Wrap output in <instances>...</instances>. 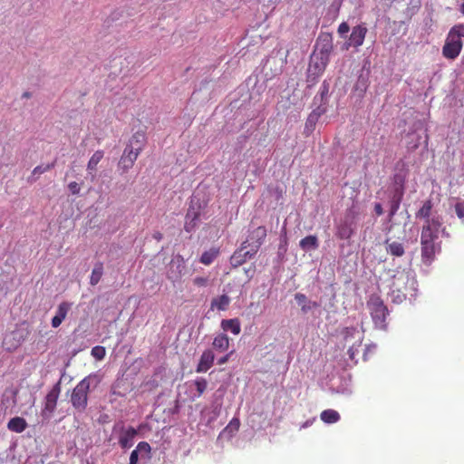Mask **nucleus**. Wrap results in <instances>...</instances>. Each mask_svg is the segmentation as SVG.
I'll return each instance as SVG.
<instances>
[{"label":"nucleus","instance_id":"obj_33","mask_svg":"<svg viewBox=\"0 0 464 464\" xmlns=\"http://www.w3.org/2000/svg\"><path fill=\"white\" fill-rule=\"evenodd\" d=\"M450 35L456 36L458 40H461L464 37V24H459L454 25L449 33Z\"/></svg>","mask_w":464,"mask_h":464},{"label":"nucleus","instance_id":"obj_49","mask_svg":"<svg viewBox=\"0 0 464 464\" xmlns=\"http://www.w3.org/2000/svg\"><path fill=\"white\" fill-rule=\"evenodd\" d=\"M153 237L158 240V241H160L162 239V234L160 232H156L154 235H153Z\"/></svg>","mask_w":464,"mask_h":464},{"label":"nucleus","instance_id":"obj_1","mask_svg":"<svg viewBox=\"0 0 464 464\" xmlns=\"http://www.w3.org/2000/svg\"><path fill=\"white\" fill-rule=\"evenodd\" d=\"M440 223L438 218L424 224L420 234L421 260L430 266L435 259L437 253L440 252V242H438Z\"/></svg>","mask_w":464,"mask_h":464},{"label":"nucleus","instance_id":"obj_34","mask_svg":"<svg viewBox=\"0 0 464 464\" xmlns=\"http://www.w3.org/2000/svg\"><path fill=\"white\" fill-rule=\"evenodd\" d=\"M91 354L97 360H102L106 355V350L103 346H94L92 351Z\"/></svg>","mask_w":464,"mask_h":464},{"label":"nucleus","instance_id":"obj_46","mask_svg":"<svg viewBox=\"0 0 464 464\" xmlns=\"http://www.w3.org/2000/svg\"><path fill=\"white\" fill-rule=\"evenodd\" d=\"M316 119V117L311 114L306 121L305 127L308 128L310 126L311 128H314V126L315 125Z\"/></svg>","mask_w":464,"mask_h":464},{"label":"nucleus","instance_id":"obj_41","mask_svg":"<svg viewBox=\"0 0 464 464\" xmlns=\"http://www.w3.org/2000/svg\"><path fill=\"white\" fill-rule=\"evenodd\" d=\"M68 188L71 191V193L73 195L79 194L80 189H81L80 185L75 181L70 182L68 185Z\"/></svg>","mask_w":464,"mask_h":464},{"label":"nucleus","instance_id":"obj_47","mask_svg":"<svg viewBox=\"0 0 464 464\" xmlns=\"http://www.w3.org/2000/svg\"><path fill=\"white\" fill-rule=\"evenodd\" d=\"M230 354L231 353H227L226 355L220 357L218 360V364L219 365H222V364H225L228 362L229 360V357H230Z\"/></svg>","mask_w":464,"mask_h":464},{"label":"nucleus","instance_id":"obj_38","mask_svg":"<svg viewBox=\"0 0 464 464\" xmlns=\"http://www.w3.org/2000/svg\"><path fill=\"white\" fill-rule=\"evenodd\" d=\"M239 427H240V420H239V419L233 418L230 420V422L228 423V425L227 426L226 430H238Z\"/></svg>","mask_w":464,"mask_h":464},{"label":"nucleus","instance_id":"obj_14","mask_svg":"<svg viewBox=\"0 0 464 464\" xmlns=\"http://www.w3.org/2000/svg\"><path fill=\"white\" fill-rule=\"evenodd\" d=\"M138 431L133 427H128L127 429L121 428V434L119 437V444L121 449H130L133 445V440L137 436Z\"/></svg>","mask_w":464,"mask_h":464},{"label":"nucleus","instance_id":"obj_8","mask_svg":"<svg viewBox=\"0 0 464 464\" xmlns=\"http://www.w3.org/2000/svg\"><path fill=\"white\" fill-rule=\"evenodd\" d=\"M368 32L364 24L353 26L349 36L348 42L344 44L343 49L348 50L350 47L358 48L362 45L366 34Z\"/></svg>","mask_w":464,"mask_h":464},{"label":"nucleus","instance_id":"obj_50","mask_svg":"<svg viewBox=\"0 0 464 464\" xmlns=\"http://www.w3.org/2000/svg\"><path fill=\"white\" fill-rule=\"evenodd\" d=\"M459 11L462 15H464V0H461V4L459 5Z\"/></svg>","mask_w":464,"mask_h":464},{"label":"nucleus","instance_id":"obj_9","mask_svg":"<svg viewBox=\"0 0 464 464\" xmlns=\"http://www.w3.org/2000/svg\"><path fill=\"white\" fill-rule=\"evenodd\" d=\"M140 147L127 146L119 160V167L123 172L131 169L140 153Z\"/></svg>","mask_w":464,"mask_h":464},{"label":"nucleus","instance_id":"obj_40","mask_svg":"<svg viewBox=\"0 0 464 464\" xmlns=\"http://www.w3.org/2000/svg\"><path fill=\"white\" fill-rule=\"evenodd\" d=\"M455 211L457 216L459 218H464V201L463 202H458L455 205Z\"/></svg>","mask_w":464,"mask_h":464},{"label":"nucleus","instance_id":"obj_20","mask_svg":"<svg viewBox=\"0 0 464 464\" xmlns=\"http://www.w3.org/2000/svg\"><path fill=\"white\" fill-rule=\"evenodd\" d=\"M7 428L11 431L21 433L27 428V422L22 417H14L8 421Z\"/></svg>","mask_w":464,"mask_h":464},{"label":"nucleus","instance_id":"obj_45","mask_svg":"<svg viewBox=\"0 0 464 464\" xmlns=\"http://www.w3.org/2000/svg\"><path fill=\"white\" fill-rule=\"evenodd\" d=\"M138 460H139V452H138V450H134L130 453L129 464H137Z\"/></svg>","mask_w":464,"mask_h":464},{"label":"nucleus","instance_id":"obj_19","mask_svg":"<svg viewBox=\"0 0 464 464\" xmlns=\"http://www.w3.org/2000/svg\"><path fill=\"white\" fill-rule=\"evenodd\" d=\"M221 328L225 332H231L233 334L237 335L241 332L240 321L237 318L224 319L221 321Z\"/></svg>","mask_w":464,"mask_h":464},{"label":"nucleus","instance_id":"obj_12","mask_svg":"<svg viewBox=\"0 0 464 464\" xmlns=\"http://www.w3.org/2000/svg\"><path fill=\"white\" fill-rule=\"evenodd\" d=\"M433 203L430 199H427L422 203L420 208L416 212V218L424 219L425 223L428 224L429 221L438 218L440 223V227L442 226V218L439 215H432Z\"/></svg>","mask_w":464,"mask_h":464},{"label":"nucleus","instance_id":"obj_36","mask_svg":"<svg viewBox=\"0 0 464 464\" xmlns=\"http://www.w3.org/2000/svg\"><path fill=\"white\" fill-rule=\"evenodd\" d=\"M193 284L198 287H205L208 284V278L203 276H197L193 279Z\"/></svg>","mask_w":464,"mask_h":464},{"label":"nucleus","instance_id":"obj_32","mask_svg":"<svg viewBox=\"0 0 464 464\" xmlns=\"http://www.w3.org/2000/svg\"><path fill=\"white\" fill-rule=\"evenodd\" d=\"M194 385L198 392L197 397H200L208 387V382L204 378H198L194 381Z\"/></svg>","mask_w":464,"mask_h":464},{"label":"nucleus","instance_id":"obj_51","mask_svg":"<svg viewBox=\"0 0 464 464\" xmlns=\"http://www.w3.org/2000/svg\"><path fill=\"white\" fill-rule=\"evenodd\" d=\"M23 97L24 98H30L31 97V93L28 92H25L23 93Z\"/></svg>","mask_w":464,"mask_h":464},{"label":"nucleus","instance_id":"obj_22","mask_svg":"<svg viewBox=\"0 0 464 464\" xmlns=\"http://www.w3.org/2000/svg\"><path fill=\"white\" fill-rule=\"evenodd\" d=\"M104 152L102 150H96L90 158L87 163V170L90 174H93L97 170V166L103 159Z\"/></svg>","mask_w":464,"mask_h":464},{"label":"nucleus","instance_id":"obj_18","mask_svg":"<svg viewBox=\"0 0 464 464\" xmlns=\"http://www.w3.org/2000/svg\"><path fill=\"white\" fill-rule=\"evenodd\" d=\"M343 339L346 343L354 340L358 346H362V335L355 327H346L343 331Z\"/></svg>","mask_w":464,"mask_h":464},{"label":"nucleus","instance_id":"obj_21","mask_svg":"<svg viewBox=\"0 0 464 464\" xmlns=\"http://www.w3.org/2000/svg\"><path fill=\"white\" fill-rule=\"evenodd\" d=\"M215 350L219 352H226L229 348V338L226 334H218L212 343Z\"/></svg>","mask_w":464,"mask_h":464},{"label":"nucleus","instance_id":"obj_42","mask_svg":"<svg viewBox=\"0 0 464 464\" xmlns=\"http://www.w3.org/2000/svg\"><path fill=\"white\" fill-rule=\"evenodd\" d=\"M329 93V83L326 81H324L320 89V94L322 99L326 97Z\"/></svg>","mask_w":464,"mask_h":464},{"label":"nucleus","instance_id":"obj_16","mask_svg":"<svg viewBox=\"0 0 464 464\" xmlns=\"http://www.w3.org/2000/svg\"><path fill=\"white\" fill-rule=\"evenodd\" d=\"M354 229L353 227V223L347 219L342 220L336 226L335 235L340 239H349L353 235Z\"/></svg>","mask_w":464,"mask_h":464},{"label":"nucleus","instance_id":"obj_29","mask_svg":"<svg viewBox=\"0 0 464 464\" xmlns=\"http://www.w3.org/2000/svg\"><path fill=\"white\" fill-rule=\"evenodd\" d=\"M54 166H55V161H53L50 164H47L46 166L35 167L32 172L31 177L28 178V181L30 183L34 182L37 179V177H35L36 175H41V174L52 169L53 168H54Z\"/></svg>","mask_w":464,"mask_h":464},{"label":"nucleus","instance_id":"obj_25","mask_svg":"<svg viewBox=\"0 0 464 464\" xmlns=\"http://www.w3.org/2000/svg\"><path fill=\"white\" fill-rule=\"evenodd\" d=\"M299 246L304 251L316 249L319 246L318 238L314 235L307 236L300 240Z\"/></svg>","mask_w":464,"mask_h":464},{"label":"nucleus","instance_id":"obj_37","mask_svg":"<svg viewBox=\"0 0 464 464\" xmlns=\"http://www.w3.org/2000/svg\"><path fill=\"white\" fill-rule=\"evenodd\" d=\"M359 347L360 346L357 345V343H353L352 345L349 347L348 355H349L350 360H352V361L355 360V356L358 353Z\"/></svg>","mask_w":464,"mask_h":464},{"label":"nucleus","instance_id":"obj_39","mask_svg":"<svg viewBox=\"0 0 464 464\" xmlns=\"http://www.w3.org/2000/svg\"><path fill=\"white\" fill-rule=\"evenodd\" d=\"M198 220L187 219L185 221L184 228L187 232H191L197 226Z\"/></svg>","mask_w":464,"mask_h":464},{"label":"nucleus","instance_id":"obj_10","mask_svg":"<svg viewBox=\"0 0 464 464\" xmlns=\"http://www.w3.org/2000/svg\"><path fill=\"white\" fill-rule=\"evenodd\" d=\"M461 49L462 40H458L456 36L449 34L442 48V54L444 57L453 60L459 56Z\"/></svg>","mask_w":464,"mask_h":464},{"label":"nucleus","instance_id":"obj_5","mask_svg":"<svg viewBox=\"0 0 464 464\" xmlns=\"http://www.w3.org/2000/svg\"><path fill=\"white\" fill-rule=\"evenodd\" d=\"M248 246V242L245 241L241 244V246L234 252L230 257V263L233 266L237 267L255 256L258 250L252 246L250 249H247Z\"/></svg>","mask_w":464,"mask_h":464},{"label":"nucleus","instance_id":"obj_13","mask_svg":"<svg viewBox=\"0 0 464 464\" xmlns=\"http://www.w3.org/2000/svg\"><path fill=\"white\" fill-rule=\"evenodd\" d=\"M72 304L67 301H63L59 304L55 315L52 318L51 324L53 328L59 327L63 320L66 318L69 311L72 308Z\"/></svg>","mask_w":464,"mask_h":464},{"label":"nucleus","instance_id":"obj_43","mask_svg":"<svg viewBox=\"0 0 464 464\" xmlns=\"http://www.w3.org/2000/svg\"><path fill=\"white\" fill-rule=\"evenodd\" d=\"M198 218H199V213L194 209H188L186 214L187 219L198 220Z\"/></svg>","mask_w":464,"mask_h":464},{"label":"nucleus","instance_id":"obj_3","mask_svg":"<svg viewBox=\"0 0 464 464\" xmlns=\"http://www.w3.org/2000/svg\"><path fill=\"white\" fill-rule=\"evenodd\" d=\"M332 49L331 41L324 45V50L321 52L319 55H313L311 57V61L308 66V75L307 81L315 82L317 79L324 73L328 64V53Z\"/></svg>","mask_w":464,"mask_h":464},{"label":"nucleus","instance_id":"obj_4","mask_svg":"<svg viewBox=\"0 0 464 464\" xmlns=\"http://www.w3.org/2000/svg\"><path fill=\"white\" fill-rule=\"evenodd\" d=\"M91 387V376L83 378L72 390L71 403L77 412L85 411L88 406V394Z\"/></svg>","mask_w":464,"mask_h":464},{"label":"nucleus","instance_id":"obj_7","mask_svg":"<svg viewBox=\"0 0 464 464\" xmlns=\"http://www.w3.org/2000/svg\"><path fill=\"white\" fill-rule=\"evenodd\" d=\"M186 269V262L182 256L177 255L175 256L168 268L167 277L172 282H176L179 280L184 274Z\"/></svg>","mask_w":464,"mask_h":464},{"label":"nucleus","instance_id":"obj_27","mask_svg":"<svg viewBox=\"0 0 464 464\" xmlns=\"http://www.w3.org/2000/svg\"><path fill=\"white\" fill-rule=\"evenodd\" d=\"M229 304L230 298L227 295H222L212 300L211 306L220 311H225L227 309Z\"/></svg>","mask_w":464,"mask_h":464},{"label":"nucleus","instance_id":"obj_6","mask_svg":"<svg viewBox=\"0 0 464 464\" xmlns=\"http://www.w3.org/2000/svg\"><path fill=\"white\" fill-rule=\"evenodd\" d=\"M61 387L60 383H56L47 393L44 399V406L42 410V416L49 419L54 412L57 405V401L60 396Z\"/></svg>","mask_w":464,"mask_h":464},{"label":"nucleus","instance_id":"obj_35","mask_svg":"<svg viewBox=\"0 0 464 464\" xmlns=\"http://www.w3.org/2000/svg\"><path fill=\"white\" fill-rule=\"evenodd\" d=\"M135 450H138V452H145L149 454L151 450V448L148 442L140 441L138 443L137 448Z\"/></svg>","mask_w":464,"mask_h":464},{"label":"nucleus","instance_id":"obj_48","mask_svg":"<svg viewBox=\"0 0 464 464\" xmlns=\"http://www.w3.org/2000/svg\"><path fill=\"white\" fill-rule=\"evenodd\" d=\"M374 211L375 213L378 215V216H381L382 215L383 213V209H382V207L380 203H376L375 206H374Z\"/></svg>","mask_w":464,"mask_h":464},{"label":"nucleus","instance_id":"obj_30","mask_svg":"<svg viewBox=\"0 0 464 464\" xmlns=\"http://www.w3.org/2000/svg\"><path fill=\"white\" fill-rule=\"evenodd\" d=\"M145 143V134L143 132H136L132 135L130 140L129 147H140V151L143 149Z\"/></svg>","mask_w":464,"mask_h":464},{"label":"nucleus","instance_id":"obj_23","mask_svg":"<svg viewBox=\"0 0 464 464\" xmlns=\"http://www.w3.org/2000/svg\"><path fill=\"white\" fill-rule=\"evenodd\" d=\"M385 244H386V250H387V253H389L390 255L393 256H397V257H400V256H402L405 253V250H404V246L400 242H396V241H393V242H389V239H387L385 241Z\"/></svg>","mask_w":464,"mask_h":464},{"label":"nucleus","instance_id":"obj_31","mask_svg":"<svg viewBox=\"0 0 464 464\" xmlns=\"http://www.w3.org/2000/svg\"><path fill=\"white\" fill-rule=\"evenodd\" d=\"M218 251L216 249H211L209 251L204 252L200 256V262L206 266L210 265L218 256Z\"/></svg>","mask_w":464,"mask_h":464},{"label":"nucleus","instance_id":"obj_52","mask_svg":"<svg viewBox=\"0 0 464 464\" xmlns=\"http://www.w3.org/2000/svg\"><path fill=\"white\" fill-rule=\"evenodd\" d=\"M419 146V140L411 147L412 150L417 149Z\"/></svg>","mask_w":464,"mask_h":464},{"label":"nucleus","instance_id":"obj_11","mask_svg":"<svg viewBox=\"0 0 464 464\" xmlns=\"http://www.w3.org/2000/svg\"><path fill=\"white\" fill-rule=\"evenodd\" d=\"M405 175L401 173H397L393 176V182L396 186L395 188V195L393 197V203L392 206V213H395L399 208L400 202L402 198L404 192V183H405Z\"/></svg>","mask_w":464,"mask_h":464},{"label":"nucleus","instance_id":"obj_26","mask_svg":"<svg viewBox=\"0 0 464 464\" xmlns=\"http://www.w3.org/2000/svg\"><path fill=\"white\" fill-rule=\"evenodd\" d=\"M320 417L324 423L328 424L335 423L340 420V414L332 409L323 411Z\"/></svg>","mask_w":464,"mask_h":464},{"label":"nucleus","instance_id":"obj_28","mask_svg":"<svg viewBox=\"0 0 464 464\" xmlns=\"http://www.w3.org/2000/svg\"><path fill=\"white\" fill-rule=\"evenodd\" d=\"M102 275H103V265H102V263L99 262L94 266V267L92 271V275L90 277V284L92 285H96L100 282Z\"/></svg>","mask_w":464,"mask_h":464},{"label":"nucleus","instance_id":"obj_17","mask_svg":"<svg viewBox=\"0 0 464 464\" xmlns=\"http://www.w3.org/2000/svg\"><path fill=\"white\" fill-rule=\"evenodd\" d=\"M295 299L304 314H307L312 309L319 306L317 302L309 300L307 296L302 293H296Z\"/></svg>","mask_w":464,"mask_h":464},{"label":"nucleus","instance_id":"obj_15","mask_svg":"<svg viewBox=\"0 0 464 464\" xmlns=\"http://www.w3.org/2000/svg\"><path fill=\"white\" fill-rule=\"evenodd\" d=\"M214 360L215 355L212 350H205L200 356L199 362L196 368V372L198 373L207 372L212 367Z\"/></svg>","mask_w":464,"mask_h":464},{"label":"nucleus","instance_id":"obj_44","mask_svg":"<svg viewBox=\"0 0 464 464\" xmlns=\"http://www.w3.org/2000/svg\"><path fill=\"white\" fill-rule=\"evenodd\" d=\"M350 30V26L347 23L345 22H343L342 24H340V25L338 26V33L340 34H344L346 33H348Z\"/></svg>","mask_w":464,"mask_h":464},{"label":"nucleus","instance_id":"obj_24","mask_svg":"<svg viewBox=\"0 0 464 464\" xmlns=\"http://www.w3.org/2000/svg\"><path fill=\"white\" fill-rule=\"evenodd\" d=\"M266 237V229L265 227H258L251 233V238L255 239V244L252 246L253 247H256V250L259 249L260 246L263 244L264 239Z\"/></svg>","mask_w":464,"mask_h":464},{"label":"nucleus","instance_id":"obj_2","mask_svg":"<svg viewBox=\"0 0 464 464\" xmlns=\"http://www.w3.org/2000/svg\"><path fill=\"white\" fill-rule=\"evenodd\" d=\"M367 307L375 326L379 329L385 330L387 327L386 319L389 315V311L382 299L377 295H371L367 301Z\"/></svg>","mask_w":464,"mask_h":464}]
</instances>
